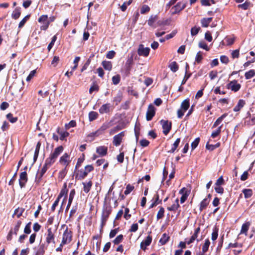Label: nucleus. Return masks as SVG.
Returning <instances> with one entry per match:
<instances>
[{
    "label": "nucleus",
    "instance_id": "1",
    "mask_svg": "<svg viewBox=\"0 0 255 255\" xmlns=\"http://www.w3.org/2000/svg\"><path fill=\"white\" fill-rule=\"evenodd\" d=\"M94 169V167L92 165H86L84 169L78 170L75 173V178L77 180H81L84 179L89 173L93 171Z\"/></svg>",
    "mask_w": 255,
    "mask_h": 255
},
{
    "label": "nucleus",
    "instance_id": "2",
    "mask_svg": "<svg viewBox=\"0 0 255 255\" xmlns=\"http://www.w3.org/2000/svg\"><path fill=\"white\" fill-rule=\"evenodd\" d=\"M63 150L64 148L62 145L57 147L45 160L52 165L55 162L59 155L63 152Z\"/></svg>",
    "mask_w": 255,
    "mask_h": 255
},
{
    "label": "nucleus",
    "instance_id": "3",
    "mask_svg": "<svg viewBox=\"0 0 255 255\" xmlns=\"http://www.w3.org/2000/svg\"><path fill=\"white\" fill-rule=\"evenodd\" d=\"M112 211V209L111 206H104L101 215L102 227L105 226Z\"/></svg>",
    "mask_w": 255,
    "mask_h": 255
},
{
    "label": "nucleus",
    "instance_id": "4",
    "mask_svg": "<svg viewBox=\"0 0 255 255\" xmlns=\"http://www.w3.org/2000/svg\"><path fill=\"white\" fill-rule=\"evenodd\" d=\"M73 232L72 229H69L67 227L65 230L62 235V244H69L72 240Z\"/></svg>",
    "mask_w": 255,
    "mask_h": 255
},
{
    "label": "nucleus",
    "instance_id": "5",
    "mask_svg": "<svg viewBox=\"0 0 255 255\" xmlns=\"http://www.w3.org/2000/svg\"><path fill=\"white\" fill-rule=\"evenodd\" d=\"M22 224V221L21 220H18L13 228H11L9 232H8L6 239L7 241H11L12 239V235H14L16 236L17 235L18 232L19 230L20 226Z\"/></svg>",
    "mask_w": 255,
    "mask_h": 255
},
{
    "label": "nucleus",
    "instance_id": "6",
    "mask_svg": "<svg viewBox=\"0 0 255 255\" xmlns=\"http://www.w3.org/2000/svg\"><path fill=\"white\" fill-rule=\"evenodd\" d=\"M134 54L131 53L130 55H128L125 65V70L127 75L130 74V71L133 64Z\"/></svg>",
    "mask_w": 255,
    "mask_h": 255
},
{
    "label": "nucleus",
    "instance_id": "7",
    "mask_svg": "<svg viewBox=\"0 0 255 255\" xmlns=\"http://www.w3.org/2000/svg\"><path fill=\"white\" fill-rule=\"evenodd\" d=\"M38 22L42 24L40 26V29L41 30H46L47 29L49 26V23L47 15H42L38 19Z\"/></svg>",
    "mask_w": 255,
    "mask_h": 255
},
{
    "label": "nucleus",
    "instance_id": "8",
    "mask_svg": "<svg viewBox=\"0 0 255 255\" xmlns=\"http://www.w3.org/2000/svg\"><path fill=\"white\" fill-rule=\"evenodd\" d=\"M160 123L162 125L163 134L165 135H167L171 129L172 122L168 120H161Z\"/></svg>",
    "mask_w": 255,
    "mask_h": 255
},
{
    "label": "nucleus",
    "instance_id": "9",
    "mask_svg": "<svg viewBox=\"0 0 255 255\" xmlns=\"http://www.w3.org/2000/svg\"><path fill=\"white\" fill-rule=\"evenodd\" d=\"M51 165L52 164L45 160V163L41 169L39 171L38 174V173L37 174L36 178L37 179L38 182H39L41 181L42 177L47 171L48 168H49Z\"/></svg>",
    "mask_w": 255,
    "mask_h": 255
},
{
    "label": "nucleus",
    "instance_id": "10",
    "mask_svg": "<svg viewBox=\"0 0 255 255\" xmlns=\"http://www.w3.org/2000/svg\"><path fill=\"white\" fill-rule=\"evenodd\" d=\"M186 6V2L182 3L181 1L178 2L175 5L171 8V14L174 15L179 13L183 10Z\"/></svg>",
    "mask_w": 255,
    "mask_h": 255
},
{
    "label": "nucleus",
    "instance_id": "11",
    "mask_svg": "<svg viewBox=\"0 0 255 255\" xmlns=\"http://www.w3.org/2000/svg\"><path fill=\"white\" fill-rule=\"evenodd\" d=\"M52 231L51 228H49L47 229V234H46V243L49 245L51 243L55 244V232Z\"/></svg>",
    "mask_w": 255,
    "mask_h": 255
},
{
    "label": "nucleus",
    "instance_id": "12",
    "mask_svg": "<svg viewBox=\"0 0 255 255\" xmlns=\"http://www.w3.org/2000/svg\"><path fill=\"white\" fill-rule=\"evenodd\" d=\"M200 231L201 229L200 227H198L195 229L194 234L191 237L190 239L187 241V245H190L193 243L195 241H196L197 242H199L203 239L202 237H201L200 239H198V237L200 232Z\"/></svg>",
    "mask_w": 255,
    "mask_h": 255
},
{
    "label": "nucleus",
    "instance_id": "13",
    "mask_svg": "<svg viewBox=\"0 0 255 255\" xmlns=\"http://www.w3.org/2000/svg\"><path fill=\"white\" fill-rule=\"evenodd\" d=\"M125 136V131H123L115 135L113 137V143L116 146H119L122 143L123 137Z\"/></svg>",
    "mask_w": 255,
    "mask_h": 255
},
{
    "label": "nucleus",
    "instance_id": "14",
    "mask_svg": "<svg viewBox=\"0 0 255 255\" xmlns=\"http://www.w3.org/2000/svg\"><path fill=\"white\" fill-rule=\"evenodd\" d=\"M155 115V108L152 104L148 106L146 114V119L147 121H151Z\"/></svg>",
    "mask_w": 255,
    "mask_h": 255
},
{
    "label": "nucleus",
    "instance_id": "15",
    "mask_svg": "<svg viewBox=\"0 0 255 255\" xmlns=\"http://www.w3.org/2000/svg\"><path fill=\"white\" fill-rule=\"evenodd\" d=\"M71 160L70 159V155L67 153H65L62 156H61L59 160L60 164L65 166V167L66 168H67Z\"/></svg>",
    "mask_w": 255,
    "mask_h": 255
},
{
    "label": "nucleus",
    "instance_id": "16",
    "mask_svg": "<svg viewBox=\"0 0 255 255\" xmlns=\"http://www.w3.org/2000/svg\"><path fill=\"white\" fill-rule=\"evenodd\" d=\"M179 194H182V196L180 198V203L181 204L184 203L187 200L188 196L190 193V190H188L185 187H183L179 191Z\"/></svg>",
    "mask_w": 255,
    "mask_h": 255
},
{
    "label": "nucleus",
    "instance_id": "17",
    "mask_svg": "<svg viewBox=\"0 0 255 255\" xmlns=\"http://www.w3.org/2000/svg\"><path fill=\"white\" fill-rule=\"evenodd\" d=\"M241 87V85L238 83V81L236 80H234L233 81H231L227 85V88L231 89L235 92L238 91L240 89Z\"/></svg>",
    "mask_w": 255,
    "mask_h": 255
},
{
    "label": "nucleus",
    "instance_id": "18",
    "mask_svg": "<svg viewBox=\"0 0 255 255\" xmlns=\"http://www.w3.org/2000/svg\"><path fill=\"white\" fill-rule=\"evenodd\" d=\"M158 16L157 14L151 15L147 20V24L150 27L155 28L158 27L157 21L158 20Z\"/></svg>",
    "mask_w": 255,
    "mask_h": 255
},
{
    "label": "nucleus",
    "instance_id": "19",
    "mask_svg": "<svg viewBox=\"0 0 255 255\" xmlns=\"http://www.w3.org/2000/svg\"><path fill=\"white\" fill-rule=\"evenodd\" d=\"M28 181L27 174L26 171L22 172L19 175V184L20 187L22 188L25 186V184Z\"/></svg>",
    "mask_w": 255,
    "mask_h": 255
},
{
    "label": "nucleus",
    "instance_id": "20",
    "mask_svg": "<svg viewBox=\"0 0 255 255\" xmlns=\"http://www.w3.org/2000/svg\"><path fill=\"white\" fill-rule=\"evenodd\" d=\"M150 52V48L148 47H144L142 44L139 45L137 49V53L139 56L147 57L148 56Z\"/></svg>",
    "mask_w": 255,
    "mask_h": 255
},
{
    "label": "nucleus",
    "instance_id": "21",
    "mask_svg": "<svg viewBox=\"0 0 255 255\" xmlns=\"http://www.w3.org/2000/svg\"><path fill=\"white\" fill-rule=\"evenodd\" d=\"M152 237L149 235L146 238L142 241L140 243V248L143 251H145L146 247L149 246L152 242Z\"/></svg>",
    "mask_w": 255,
    "mask_h": 255
},
{
    "label": "nucleus",
    "instance_id": "22",
    "mask_svg": "<svg viewBox=\"0 0 255 255\" xmlns=\"http://www.w3.org/2000/svg\"><path fill=\"white\" fill-rule=\"evenodd\" d=\"M47 248V247L44 243L40 244L37 248L35 255H44Z\"/></svg>",
    "mask_w": 255,
    "mask_h": 255
},
{
    "label": "nucleus",
    "instance_id": "23",
    "mask_svg": "<svg viewBox=\"0 0 255 255\" xmlns=\"http://www.w3.org/2000/svg\"><path fill=\"white\" fill-rule=\"evenodd\" d=\"M111 106L110 103H107L103 105L99 110V112L101 114L105 113H109L110 112Z\"/></svg>",
    "mask_w": 255,
    "mask_h": 255
},
{
    "label": "nucleus",
    "instance_id": "24",
    "mask_svg": "<svg viewBox=\"0 0 255 255\" xmlns=\"http://www.w3.org/2000/svg\"><path fill=\"white\" fill-rule=\"evenodd\" d=\"M75 193H76V192H75V190L74 189H73L72 190H71L70 194H69V197L68 204H67V207H66V210H65L66 212H67L69 210V209L71 205V204L72 203L74 196L75 195Z\"/></svg>",
    "mask_w": 255,
    "mask_h": 255
},
{
    "label": "nucleus",
    "instance_id": "25",
    "mask_svg": "<svg viewBox=\"0 0 255 255\" xmlns=\"http://www.w3.org/2000/svg\"><path fill=\"white\" fill-rule=\"evenodd\" d=\"M107 152L108 147L105 146H100L96 148V152L102 156L106 155Z\"/></svg>",
    "mask_w": 255,
    "mask_h": 255
},
{
    "label": "nucleus",
    "instance_id": "26",
    "mask_svg": "<svg viewBox=\"0 0 255 255\" xmlns=\"http://www.w3.org/2000/svg\"><path fill=\"white\" fill-rule=\"evenodd\" d=\"M251 225V223L249 221L246 222L244 224H243L242 226L240 234H245L246 236H247L248 231Z\"/></svg>",
    "mask_w": 255,
    "mask_h": 255
},
{
    "label": "nucleus",
    "instance_id": "27",
    "mask_svg": "<svg viewBox=\"0 0 255 255\" xmlns=\"http://www.w3.org/2000/svg\"><path fill=\"white\" fill-rule=\"evenodd\" d=\"M68 192V190L67 188V184L66 183H65L63 186V187L62 189L61 190L60 193L59 194L57 199L58 200H59L63 197V196H67V193Z\"/></svg>",
    "mask_w": 255,
    "mask_h": 255
},
{
    "label": "nucleus",
    "instance_id": "28",
    "mask_svg": "<svg viewBox=\"0 0 255 255\" xmlns=\"http://www.w3.org/2000/svg\"><path fill=\"white\" fill-rule=\"evenodd\" d=\"M171 22V18H167V19L163 18L162 19L158 20L157 21V24L158 27V26H162L170 25Z\"/></svg>",
    "mask_w": 255,
    "mask_h": 255
},
{
    "label": "nucleus",
    "instance_id": "29",
    "mask_svg": "<svg viewBox=\"0 0 255 255\" xmlns=\"http://www.w3.org/2000/svg\"><path fill=\"white\" fill-rule=\"evenodd\" d=\"M246 105V102L243 99L239 100L237 105L234 108L233 111L235 112L240 111Z\"/></svg>",
    "mask_w": 255,
    "mask_h": 255
},
{
    "label": "nucleus",
    "instance_id": "30",
    "mask_svg": "<svg viewBox=\"0 0 255 255\" xmlns=\"http://www.w3.org/2000/svg\"><path fill=\"white\" fill-rule=\"evenodd\" d=\"M210 203V200L208 198L204 199L200 204L199 210L200 212L202 211L203 210L206 209L207 206H208Z\"/></svg>",
    "mask_w": 255,
    "mask_h": 255
},
{
    "label": "nucleus",
    "instance_id": "31",
    "mask_svg": "<svg viewBox=\"0 0 255 255\" xmlns=\"http://www.w3.org/2000/svg\"><path fill=\"white\" fill-rule=\"evenodd\" d=\"M21 14V8L20 7H16L12 11L11 14V17L14 19H17Z\"/></svg>",
    "mask_w": 255,
    "mask_h": 255
},
{
    "label": "nucleus",
    "instance_id": "32",
    "mask_svg": "<svg viewBox=\"0 0 255 255\" xmlns=\"http://www.w3.org/2000/svg\"><path fill=\"white\" fill-rule=\"evenodd\" d=\"M83 191L85 193H88L91 190L93 183L91 180H89L88 182H83Z\"/></svg>",
    "mask_w": 255,
    "mask_h": 255
},
{
    "label": "nucleus",
    "instance_id": "33",
    "mask_svg": "<svg viewBox=\"0 0 255 255\" xmlns=\"http://www.w3.org/2000/svg\"><path fill=\"white\" fill-rule=\"evenodd\" d=\"M41 144V143L40 141H39L36 144L33 156V163L36 162L38 157Z\"/></svg>",
    "mask_w": 255,
    "mask_h": 255
},
{
    "label": "nucleus",
    "instance_id": "34",
    "mask_svg": "<svg viewBox=\"0 0 255 255\" xmlns=\"http://www.w3.org/2000/svg\"><path fill=\"white\" fill-rule=\"evenodd\" d=\"M57 132L60 135L59 139L61 140H64L65 138L69 135V133L67 131H63L61 130L59 127L56 129Z\"/></svg>",
    "mask_w": 255,
    "mask_h": 255
},
{
    "label": "nucleus",
    "instance_id": "35",
    "mask_svg": "<svg viewBox=\"0 0 255 255\" xmlns=\"http://www.w3.org/2000/svg\"><path fill=\"white\" fill-rule=\"evenodd\" d=\"M190 107V100L189 98H187L183 100L181 104L180 108L183 110L184 111H186Z\"/></svg>",
    "mask_w": 255,
    "mask_h": 255
},
{
    "label": "nucleus",
    "instance_id": "36",
    "mask_svg": "<svg viewBox=\"0 0 255 255\" xmlns=\"http://www.w3.org/2000/svg\"><path fill=\"white\" fill-rule=\"evenodd\" d=\"M102 65L103 68L109 71H110L112 69L113 65L111 61L104 60L102 62Z\"/></svg>",
    "mask_w": 255,
    "mask_h": 255
},
{
    "label": "nucleus",
    "instance_id": "37",
    "mask_svg": "<svg viewBox=\"0 0 255 255\" xmlns=\"http://www.w3.org/2000/svg\"><path fill=\"white\" fill-rule=\"evenodd\" d=\"M180 205L179 204L178 199H176L175 201V203L173 204L170 207L167 208V210L169 211H176L179 208Z\"/></svg>",
    "mask_w": 255,
    "mask_h": 255
},
{
    "label": "nucleus",
    "instance_id": "38",
    "mask_svg": "<svg viewBox=\"0 0 255 255\" xmlns=\"http://www.w3.org/2000/svg\"><path fill=\"white\" fill-rule=\"evenodd\" d=\"M227 116L228 114L225 113L223 115H222L221 117L218 118L213 124L212 128H215L217 127L218 126H219L222 123L224 119Z\"/></svg>",
    "mask_w": 255,
    "mask_h": 255
},
{
    "label": "nucleus",
    "instance_id": "39",
    "mask_svg": "<svg viewBox=\"0 0 255 255\" xmlns=\"http://www.w3.org/2000/svg\"><path fill=\"white\" fill-rule=\"evenodd\" d=\"M212 17L203 18L201 20L202 26L203 27H207L210 22L212 21Z\"/></svg>",
    "mask_w": 255,
    "mask_h": 255
},
{
    "label": "nucleus",
    "instance_id": "40",
    "mask_svg": "<svg viewBox=\"0 0 255 255\" xmlns=\"http://www.w3.org/2000/svg\"><path fill=\"white\" fill-rule=\"evenodd\" d=\"M170 239V237L168 234L166 233H164L160 239L159 243L161 244V245H165L169 241Z\"/></svg>",
    "mask_w": 255,
    "mask_h": 255
},
{
    "label": "nucleus",
    "instance_id": "41",
    "mask_svg": "<svg viewBox=\"0 0 255 255\" xmlns=\"http://www.w3.org/2000/svg\"><path fill=\"white\" fill-rule=\"evenodd\" d=\"M219 229L217 227H215L213 229V232L211 235V239L213 241V244H214L215 241L217 240L218 237Z\"/></svg>",
    "mask_w": 255,
    "mask_h": 255
},
{
    "label": "nucleus",
    "instance_id": "42",
    "mask_svg": "<svg viewBox=\"0 0 255 255\" xmlns=\"http://www.w3.org/2000/svg\"><path fill=\"white\" fill-rule=\"evenodd\" d=\"M99 86L97 84V82L94 81L92 83V85L90 88L89 93L91 94L94 91L98 92L99 90Z\"/></svg>",
    "mask_w": 255,
    "mask_h": 255
},
{
    "label": "nucleus",
    "instance_id": "43",
    "mask_svg": "<svg viewBox=\"0 0 255 255\" xmlns=\"http://www.w3.org/2000/svg\"><path fill=\"white\" fill-rule=\"evenodd\" d=\"M210 245V242L209 239H206L202 248V251L203 254L206 253L208 251Z\"/></svg>",
    "mask_w": 255,
    "mask_h": 255
},
{
    "label": "nucleus",
    "instance_id": "44",
    "mask_svg": "<svg viewBox=\"0 0 255 255\" xmlns=\"http://www.w3.org/2000/svg\"><path fill=\"white\" fill-rule=\"evenodd\" d=\"M180 142V138H178L176 139L175 141L174 142V143L172 145V147L170 150L168 151V152L169 153H173L176 150L177 148L178 147L179 143Z\"/></svg>",
    "mask_w": 255,
    "mask_h": 255
},
{
    "label": "nucleus",
    "instance_id": "45",
    "mask_svg": "<svg viewBox=\"0 0 255 255\" xmlns=\"http://www.w3.org/2000/svg\"><path fill=\"white\" fill-rule=\"evenodd\" d=\"M99 115L97 112L91 111L89 113V120L90 122L96 120L98 118Z\"/></svg>",
    "mask_w": 255,
    "mask_h": 255
},
{
    "label": "nucleus",
    "instance_id": "46",
    "mask_svg": "<svg viewBox=\"0 0 255 255\" xmlns=\"http://www.w3.org/2000/svg\"><path fill=\"white\" fill-rule=\"evenodd\" d=\"M242 192L246 199H248L253 195V191L251 189H244Z\"/></svg>",
    "mask_w": 255,
    "mask_h": 255
},
{
    "label": "nucleus",
    "instance_id": "47",
    "mask_svg": "<svg viewBox=\"0 0 255 255\" xmlns=\"http://www.w3.org/2000/svg\"><path fill=\"white\" fill-rule=\"evenodd\" d=\"M220 146V143L218 142L215 144H209L208 142L206 145V148L208 150L213 151Z\"/></svg>",
    "mask_w": 255,
    "mask_h": 255
},
{
    "label": "nucleus",
    "instance_id": "48",
    "mask_svg": "<svg viewBox=\"0 0 255 255\" xmlns=\"http://www.w3.org/2000/svg\"><path fill=\"white\" fill-rule=\"evenodd\" d=\"M24 211V209L22 208H17L15 209L14 214L13 215V216L15 215L16 217L19 218H20L22 215Z\"/></svg>",
    "mask_w": 255,
    "mask_h": 255
},
{
    "label": "nucleus",
    "instance_id": "49",
    "mask_svg": "<svg viewBox=\"0 0 255 255\" xmlns=\"http://www.w3.org/2000/svg\"><path fill=\"white\" fill-rule=\"evenodd\" d=\"M164 209L163 207H159V210L157 214L156 218L158 220L164 217Z\"/></svg>",
    "mask_w": 255,
    "mask_h": 255
},
{
    "label": "nucleus",
    "instance_id": "50",
    "mask_svg": "<svg viewBox=\"0 0 255 255\" xmlns=\"http://www.w3.org/2000/svg\"><path fill=\"white\" fill-rule=\"evenodd\" d=\"M223 125L219 127L216 130H214L212 132L211 134V137L212 138H216V137L220 135V134L221 132V129Z\"/></svg>",
    "mask_w": 255,
    "mask_h": 255
},
{
    "label": "nucleus",
    "instance_id": "51",
    "mask_svg": "<svg viewBox=\"0 0 255 255\" xmlns=\"http://www.w3.org/2000/svg\"><path fill=\"white\" fill-rule=\"evenodd\" d=\"M169 68L172 72H175L178 70L179 66L176 62L173 61L170 64Z\"/></svg>",
    "mask_w": 255,
    "mask_h": 255
},
{
    "label": "nucleus",
    "instance_id": "52",
    "mask_svg": "<svg viewBox=\"0 0 255 255\" xmlns=\"http://www.w3.org/2000/svg\"><path fill=\"white\" fill-rule=\"evenodd\" d=\"M67 173V168L64 167L58 173V178L62 180L66 175Z\"/></svg>",
    "mask_w": 255,
    "mask_h": 255
},
{
    "label": "nucleus",
    "instance_id": "53",
    "mask_svg": "<svg viewBox=\"0 0 255 255\" xmlns=\"http://www.w3.org/2000/svg\"><path fill=\"white\" fill-rule=\"evenodd\" d=\"M84 160H85V155H84V154H82V156H80L78 159L77 162L75 166V169H77L81 166V164L83 162Z\"/></svg>",
    "mask_w": 255,
    "mask_h": 255
},
{
    "label": "nucleus",
    "instance_id": "54",
    "mask_svg": "<svg viewBox=\"0 0 255 255\" xmlns=\"http://www.w3.org/2000/svg\"><path fill=\"white\" fill-rule=\"evenodd\" d=\"M255 76V71L254 70H250L245 73V76L246 79H250Z\"/></svg>",
    "mask_w": 255,
    "mask_h": 255
},
{
    "label": "nucleus",
    "instance_id": "55",
    "mask_svg": "<svg viewBox=\"0 0 255 255\" xmlns=\"http://www.w3.org/2000/svg\"><path fill=\"white\" fill-rule=\"evenodd\" d=\"M6 118L11 123H14L18 120L17 117H13V115L11 113H8L6 116Z\"/></svg>",
    "mask_w": 255,
    "mask_h": 255
},
{
    "label": "nucleus",
    "instance_id": "56",
    "mask_svg": "<svg viewBox=\"0 0 255 255\" xmlns=\"http://www.w3.org/2000/svg\"><path fill=\"white\" fill-rule=\"evenodd\" d=\"M30 15L29 14L25 16L19 23L18 28H21L26 22V21L29 19Z\"/></svg>",
    "mask_w": 255,
    "mask_h": 255
},
{
    "label": "nucleus",
    "instance_id": "57",
    "mask_svg": "<svg viewBox=\"0 0 255 255\" xmlns=\"http://www.w3.org/2000/svg\"><path fill=\"white\" fill-rule=\"evenodd\" d=\"M150 10V8L148 5L146 4H143L140 8V13L143 14H145L148 12Z\"/></svg>",
    "mask_w": 255,
    "mask_h": 255
},
{
    "label": "nucleus",
    "instance_id": "58",
    "mask_svg": "<svg viewBox=\"0 0 255 255\" xmlns=\"http://www.w3.org/2000/svg\"><path fill=\"white\" fill-rule=\"evenodd\" d=\"M100 135V134L99 133V131L97 130L95 132H92L89 133L87 135V137L91 138L90 140V141H93L94 140L95 137H97V136H99Z\"/></svg>",
    "mask_w": 255,
    "mask_h": 255
},
{
    "label": "nucleus",
    "instance_id": "59",
    "mask_svg": "<svg viewBox=\"0 0 255 255\" xmlns=\"http://www.w3.org/2000/svg\"><path fill=\"white\" fill-rule=\"evenodd\" d=\"M123 239L124 236L123 235L121 234L118 235L113 241V242L115 245H118L123 241Z\"/></svg>",
    "mask_w": 255,
    "mask_h": 255
},
{
    "label": "nucleus",
    "instance_id": "60",
    "mask_svg": "<svg viewBox=\"0 0 255 255\" xmlns=\"http://www.w3.org/2000/svg\"><path fill=\"white\" fill-rule=\"evenodd\" d=\"M134 187L133 186L128 184L126 186V190L124 192V194L126 195L129 194L133 190Z\"/></svg>",
    "mask_w": 255,
    "mask_h": 255
},
{
    "label": "nucleus",
    "instance_id": "61",
    "mask_svg": "<svg viewBox=\"0 0 255 255\" xmlns=\"http://www.w3.org/2000/svg\"><path fill=\"white\" fill-rule=\"evenodd\" d=\"M202 52L199 51L197 52L195 57V62L197 63H200L203 59Z\"/></svg>",
    "mask_w": 255,
    "mask_h": 255
},
{
    "label": "nucleus",
    "instance_id": "62",
    "mask_svg": "<svg viewBox=\"0 0 255 255\" xmlns=\"http://www.w3.org/2000/svg\"><path fill=\"white\" fill-rule=\"evenodd\" d=\"M112 80L113 83L114 85H118L121 81V76L119 74L116 75L115 76H114L112 77Z\"/></svg>",
    "mask_w": 255,
    "mask_h": 255
},
{
    "label": "nucleus",
    "instance_id": "63",
    "mask_svg": "<svg viewBox=\"0 0 255 255\" xmlns=\"http://www.w3.org/2000/svg\"><path fill=\"white\" fill-rule=\"evenodd\" d=\"M122 129V128L121 126L118 125L115 127H114L113 128H112L110 131V134L113 135L115 134V133L117 132L119 130H121Z\"/></svg>",
    "mask_w": 255,
    "mask_h": 255
},
{
    "label": "nucleus",
    "instance_id": "64",
    "mask_svg": "<svg viewBox=\"0 0 255 255\" xmlns=\"http://www.w3.org/2000/svg\"><path fill=\"white\" fill-rule=\"evenodd\" d=\"M31 223L30 222H29L25 225V228L24 229V231H23L25 234H30V233L31 232Z\"/></svg>",
    "mask_w": 255,
    "mask_h": 255
}]
</instances>
